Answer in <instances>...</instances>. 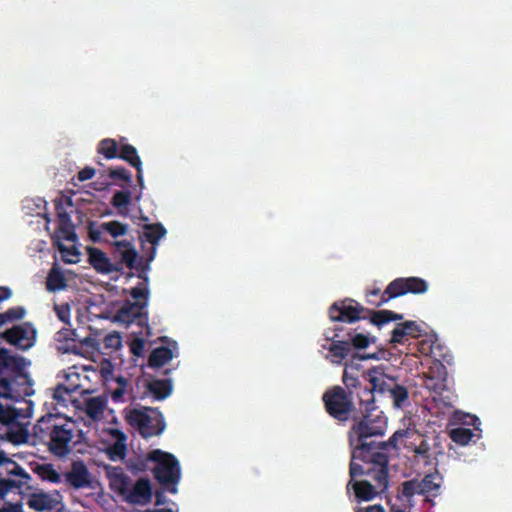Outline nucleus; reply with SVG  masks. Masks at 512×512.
I'll return each mask as SVG.
<instances>
[{"label":"nucleus","mask_w":512,"mask_h":512,"mask_svg":"<svg viewBox=\"0 0 512 512\" xmlns=\"http://www.w3.org/2000/svg\"><path fill=\"white\" fill-rule=\"evenodd\" d=\"M353 416L355 423L349 431V443L353 447V458H359L363 462H372L377 465L373 479L378 486L385 488L388 481V456L383 451H376L377 443L366 442L368 438L383 436L387 428V419L382 411L374 414V411H367L362 417Z\"/></svg>","instance_id":"nucleus-1"},{"label":"nucleus","mask_w":512,"mask_h":512,"mask_svg":"<svg viewBox=\"0 0 512 512\" xmlns=\"http://www.w3.org/2000/svg\"><path fill=\"white\" fill-rule=\"evenodd\" d=\"M32 437L52 455L64 458L72 452L74 422L61 413H47L33 426Z\"/></svg>","instance_id":"nucleus-2"},{"label":"nucleus","mask_w":512,"mask_h":512,"mask_svg":"<svg viewBox=\"0 0 512 512\" xmlns=\"http://www.w3.org/2000/svg\"><path fill=\"white\" fill-rule=\"evenodd\" d=\"M111 257L96 247H87L88 262L93 269L102 275L117 273L124 274L125 267H132L136 257L135 247L130 240H114Z\"/></svg>","instance_id":"nucleus-3"},{"label":"nucleus","mask_w":512,"mask_h":512,"mask_svg":"<svg viewBox=\"0 0 512 512\" xmlns=\"http://www.w3.org/2000/svg\"><path fill=\"white\" fill-rule=\"evenodd\" d=\"M106 474L111 490L121 496L127 503L146 505L151 502L153 491L149 479L140 478L131 485V478L119 466L106 467Z\"/></svg>","instance_id":"nucleus-4"},{"label":"nucleus","mask_w":512,"mask_h":512,"mask_svg":"<svg viewBox=\"0 0 512 512\" xmlns=\"http://www.w3.org/2000/svg\"><path fill=\"white\" fill-rule=\"evenodd\" d=\"M151 456L152 462L156 463L153 469L155 479L168 492L175 494L177 492L176 485L181 477L179 461L173 454L159 449L152 450Z\"/></svg>","instance_id":"nucleus-5"},{"label":"nucleus","mask_w":512,"mask_h":512,"mask_svg":"<svg viewBox=\"0 0 512 512\" xmlns=\"http://www.w3.org/2000/svg\"><path fill=\"white\" fill-rule=\"evenodd\" d=\"M322 401L327 414L339 423L345 424L353 418L352 414L355 410L353 399L342 386L335 385L328 388L322 395Z\"/></svg>","instance_id":"nucleus-6"},{"label":"nucleus","mask_w":512,"mask_h":512,"mask_svg":"<svg viewBox=\"0 0 512 512\" xmlns=\"http://www.w3.org/2000/svg\"><path fill=\"white\" fill-rule=\"evenodd\" d=\"M126 419L144 438L160 435L166 427L164 417L157 408L131 409L127 412Z\"/></svg>","instance_id":"nucleus-7"},{"label":"nucleus","mask_w":512,"mask_h":512,"mask_svg":"<svg viewBox=\"0 0 512 512\" xmlns=\"http://www.w3.org/2000/svg\"><path fill=\"white\" fill-rule=\"evenodd\" d=\"M357 372L352 368L344 369L342 382L347 394L350 397L359 399V404L364 410L376 411L375 398L371 392V384L368 382V372L366 376H357Z\"/></svg>","instance_id":"nucleus-8"},{"label":"nucleus","mask_w":512,"mask_h":512,"mask_svg":"<svg viewBox=\"0 0 512 512\" xmlns=\"http://www.w3.org/2000/svg\"><path fill=\"white\" fill-rule=\"evenodd\" d=\"M0 469L8 474V478H0V497L5 496L12 489H31L29 481L31 476L15 461L0 453Z\"/></svg>","instance_id":"nucleus-9"},{"label":"nucleus","mask_w":512,"mask_h":512,"mask_svg":"<svg viewBox=\"0 0 512 512\" xmlns=\"http://www.w3.org/2000/svg\"><path fill=\"white\" fill-rule=\"evenodd\" d=\"M428 290V283L420 277H400L391 281L384 290L383 300L379 304H385L393 298L408 293L424 294Z\"/></svg>","instance_id":"nucleus-10"},{"label":"nucleus","mask_w":512,"mask_h":512,"mask_svg":"<svg viewBox=\"0 0 512 512\" xmlns=\"http://www.w3.org/2000/svg\"><path fill=\"white\" fill-rule=\"evenodd\" d=\"M372 315V311L363 307L352 299L335 302L329 308V317L332 321L354 323L360 319H366Z\"/></svg>","instance_id":"nucleus-11"},{"label":"nucleus","mask_w":512,"mask_h":512,"mask_svg":"<svg viewBox=\"0 0 512 512\" xmlns=\"http://www.w3.org/2000/svg\"><path fill=\"white\" fill-rule=\"evenodd\" d=\"M1 338L8 344L25 351L35 345L37 330L31 322H24L7 329L2 333Z\"/></svg>","instance_id":"nucleus-12"},{"label":"nucleus","mask_w":512,"mask_h":512,"mask_svg":"<svg viewBox=\"0 0 512 512\" xmlns=\"http://www.w3.org/2000/svg\"><path fill=\"white\" fill-rule=\"evenodd\" d=\"M145 301H126L116 314L119 322L130 324L137 321L141 326L145 325L148 329V312Z\"/></svg>","instance_id":"nucleus-13"},{"label":"nucleus","mask_w":512,"mask_h":512,"mask_svg":"<svg viewBox=\"0 0 512 512\" xmlns=\"http://www.w3.org/2000/svg\"><path fill=\"white\" fill-rule=\"evenodd\" d=\"M368 382L371 384L372 395L375 393H390L391 388L396 384V379L385 374L384 369L380 366L368 369Z\"/></svg>","instance_id":"nucleus-14"},{"label":"nucleus","mask_w":512,"mask_h":512,"mask_svg":"<svg viewBox=\"0 0 512 512\" xmlns=\"http://www.w3.org/2000/svg\"><path fill=\"white\" fill-rule=\"evenodd\" d=\"M65 480L75 489L86 488L91 484L89 471L81 460L72 463L71 470L65 473Z\"/></svg>","instance_id":"nucleus-15"},{"label":"nucleus","mask_w":512,"mask_h":512,"mask_svg":"<svg viewBox=\"0 0 512 512\" xmlns=\"http://www.w3.org/2000/svg\"><path fill=\"white\" fill-rule=\"evenodd\" d=\"M372 480L375 482V485H372L369 481L366 480H349L346 487L347 491L353 489L355 497L358 501H370L374 499L375 496L378 494L377 489L380 492H383L388 487L387 485L385 488H381L378 486L377 482L374 479Z\"/></svg>","instance_id":"nucleus-16"},{"label":"nucleus","mask_w":512,"mask_h":512,"mask_svg":"<svg viewBox=\"0 0 512 512\" xmlns=\"http://www.w3.org/2000/svg\"><path fill=\"white\" fill-rule=\"evenodd\" d=\"M334 331V336H326L327 340L332 341L327 349L330 352L331 356L334 358L333 362L339 364L351 353L352 349L348 339L341 338L340 332L342 331V329L339 327H335Z\"/></svg>","instance_id":"nucleus-17"},{"label":"nucleus","mask_w":512,"mask_h":512,"mask_svg":"<svg viewBox=\"0 0 512 512\" xmlns=\"http://www.w3.org/2000/svg\"><path fill=\"white\" fill-rule=\"evenodd\" d=\"M136 257L132 264V267H127L129 270H135L138 272L137 276L139 279L149 282L148 272L151 267L150 264L156 256V247H150L149 253L145 256H140L135 250Z\"/></svg>","instance_id":"nucleus-18"},{"label":"nucleus","mask_w":512,"mask_h":512,"mask_svg":"<svg viewBox=\"0 0 512 512\" xmlns=\"http://www.w3.org/2000/svg\"><path fill=\"white\" fill-rule=\"evenodd\" d=\"M146 390L155 400L161 401L168 398L173 391L171 379H151L146 383Z\"/></svg>","instance_id":"nucleus-19"},{"label":"nucleus","mask_w":512,"mask_h":512,"mask_svg":"<svg viewBox=\"0 0 512 512\" xmlns=\"http://www.w3.org/2000/svg\"><path fill=\"white\" fill-rule=\"evenodd\" d=\"M27 505L30 509L43 512L52 510L55 507V500L47 493L35 492L28 496Z\"/></svg>","instance_id":"nucleus-20"},{"label":"nucleus","mask_w":512,"mask_h":512,"mask_svg":"<svg viewBox=\"0 0 512 512\" xmlns=\"http://www.w3.org/2000/svg\"><path fill=\"white\" fill-rule=\"evenodd\" d=\"M111 433L116 438V441L107 448V454L113 461L124 459L127 452L126 435L117 429L112 430Z\"/></svg>","instance_id":"nucleus-21"},{"label":"nucleus","mask_w":512,"mask_h":512,"mask_svg":"<svg viewBox=\"0 0 512 512\" xmlns=\"http://www.w3.org/2000/svg\"><path fill=\"white\" fill-rule=\"evenodd\" d=\"M174 357L171 347L160 346L153 349L148 357V366L150 368H161Z\"/></svg>","instance_id":"nucleus-22"},{"label":"nucleus","mask_w":512,"mask_h":512,"mask_svg":"<svg viewBox=\"0 0 512 512\" xmlns=\"http://www.w3.org/2000/svg\"><path fill=\"white\" fill-rule=\"evenodd\" d=\"M166 234V229L160 223L146 224L143 228V235L140 237L141 241L145 240L151 244V247H156L159 240Z\"/></svg>","instance_id":"nucleus-23"},{"label":"nucleus","mask_w":512,"mask_h":512,"mask_svg":"<svg viewBox=\"0 0 512 512\" xmlns=\"http://www.w3.org/2000/svg\"><path fill=\"white\" fill-rule=\"evenodd\" d=\"M22 358L10 354L6 348H0V373L4 371L17 372L22 369Z\"/></svg>","instance_id":"nucleus-24"},{"label":"nucleus","mask_w":512,"mask_h":512,"mask_svg":"<svg viewBox=\"0 0 512 512\" xmlns=\"http://www.w3.org/2000/svg\"><path fill=\"white\" fill-rule=\"evenodd\" d=\"M33 471L44 481H49L51 483L61 482L60 473L55 470L51 463L37 464Z\"/></svg>","instance_id":"nucleus-25"},{"label":"nucleus","mask_w":512,"mask_h":512,"mask_svg":"<svg viewBox=\"0 0 512 512\" xmlns=\"http://www.w3.org/2000/svg\"><path fill=\"white\" fill-rule=\"evenodd\" d=\"M105 409V401L101 397H92L85 401V413L92 420H98Z\"/></svg>","instance_id":"nucleus-26"},{"label":"nucleus","mask_w":512,"mask_h":512,"mask_svg":"<svg viewBox=\"0 0 512 512\" xmlns=\"http://www.w3.org/2000/svg\"><path fill=\"white\" fill-rule=\"evenodd\" d=\"M118 158L127 162L132 167L142 165L137 149L131 144H123L120 146Z\"/></svg>","instance_id":"nucleus-27"},{"label":"nucleus","mask_w":512,"mask_h":512,"mask_svg":"<svg viewBox=\"0 0 512 512\" xmlns=\"http://www.w3.org/2000/svg\"><path fill=\"white\" fill-rule=\"evenodd\" d=\"M403 315L395 313L391 310H379V311H372V315L370 316V322L373 325H376L378 327H381L382 325L390 322V321H396V320H402Z\"/></svg>","instance_id":"nucleus-28"},{"label":"nucleus","mask_w":512,"mask_h":512,"mask_svg":"<svg viewBox=\"0 0 512 512\" xmlns=\"http://www.w3.org/2000/svg\"><path fill=\"white\" fill-rule=\"evenodd\" d=\"M119 146L115 139L105 138L101 140L97 147V152L102 154L106 159L118 158Z\"/></svg>","instance_id":"nucleus-29"},{"label":"nucleus","mask_w":512,"mask_h":512,"mask_svg":"<svg viewBox=\"0 0 512 512\" xmlns=\"http://www.w3.org/2000/svg\"><path fill=\"white\" fill-rule=\"evenodd\" d=\"M67 286L66 279L60 270L52 269L46 280V288L50 292L64 289Z\"/></svg>","instance_id":"nucleus-30"},{"label":"nucleus","mask_w":512,"mask_h":512,"mask_svg":"<svg viewBox=\"0 0 512 512\" xmlns=\"http://www.w3.org/2000/svg\"><path fill=\"white\" fill-rule=\"evenodd\" d=\"M131 202V192L129 190L117 191L114 193L111 204L118 209L120 215L127 214V206Z\"/></svg>","instance_id":"nucleus-31"},{"label":"nucleus","mask_w":512,"mask_h":512,"mask_svg":"<svg viewBox=\"0 0 512 512\" xmlns=\"http://www.w3.org/2000/svg\"><path fill=\"white\" fill-rule=\"evenodd\" d=\"M102 230H105L112 238L117 239L127 234L129 225L117 220L102 222Z\"/></svg>","instance_id":"nucleus-32"},{"label":"nucleus","mask_w":512,"mask_h":512,"mask_svg":"<svg viewBox=\"0 0 512 512\" xmlns=\"http://www.w3.org/2000/svg\"><path fill=\"white\" fill-rule=\"evenodd\" d=\"M474 436L475 434L471 429L464 427H457L451 429L449 432V437L451 440L461 446L469 444Z\"/></svg>","instance_id":"nucleus-33"},{"label":"nucleus","mask_w":512,"mask_h":512,"mask_svg":"<svg viewBox=\"0 0 512 512\" xmlns=\"http://www.w3.org/2000/svg\"><path fill=\"white\" fill-rule=\"evenodd\" d=\"M26 309L23 306L11 307L3 313H0V327L15 321L22 320L26 315Z\"/></svg>","instance_id":"nucleus-34"},{"label":"nucleus","mask_w":512,"mask_h":512,"mask_svg":"<svg viewBox=\"0 0 512 512\" xmlns=\"http://www.w3.org/2000/svg\"><path fill=\"white\" fill-rule=\"evenodd\" d=\"M151 452L146 455H135L130 457L127 462V467L132 472H144L148 468V463L152 462Z\"/></svg>","instance_id":"nucleus-35"},{"label":"nucleus","mask_w":512,"mask_h":512,"mask_svg":"<svg viewBox=\"0 0 512 512\" xmlns=\"http://www.w3.org/2000/svg\"><path fill=\"white\" fill-rule=\"evenodd\" d=\"M355 459L356 458H353V453H352L351 454V462H350V466H349V475L351 478L350 480H355L356 477H359L362 475H368L369 477H371V479H373V475L375 474L377 465L372 462H367L368 464H371L373 467L368 468L367 470H364L362 465L355 463Z\"/></svg>","instance_id":"nucleus-36"},{"label":"nucleus","mask_w":512,"mask_h":512,"mask_svg":"<svg viewBox=\"0 0 512 512\" xmlns=\"http://www.w3.org/2000/svg\"><path fill=\"white\" fill-rule=\"evenodd\" d=\"M391 389L392 390L389 393V396L393 400L394 406L398 408L403 407L407 403L409 397L407 387L400 385L396 382V384Z\"/></svg>","instance_id":"nucleus-37"},{"label":"nucleus","mask_w":512,"mask_h":512,"mask_svg":"<svg viewBox=\"0 0 512 512\" xmlns=\"http://www.w3.org/2000/svg\"><path fill=\"white\" fill-rule=\"evenodd\" d=\"M431 357L434 359V362L443 361L449 365L453 360V355L450 350L445 345L441 344L437 338L434 339V347Z\"/></svg>","instance_id":"nucleus-38"},{"label":"nucleus","mask_w":512,"mask_h":512,"mask_svg":"<svg viewBox=\"0 0 512 512\" xmlns=\"http://www.w3.org/2000/svg\"><path fill=\"white\" fill-rule=\"evenodd\" d=\"M347 336L351 348L354 347L355 349H365L369 346L371 341L374 340V338L369 337V335L358 333L356 330L348 332Z\"/></svg>","instance_id":"nucleus-39"},{"label":"nucleus","mask_w":512,"mask_h":512,"mask_svg":"<svg viewBox=\"0 0 512 512\" xmlns=\"http://www.w3.org/2000/svg\"><path fill=\"white\" fill-rule=\"evenodd\" d=\"M74 392H76V387L68 388L63 384H58L54 389L53 399L57 404L66 406Z\"/></svg>","instance_id":"nucleus-40"},{"label":"nucleus","mask_w":512,"mask_h":512,"mask_svg":"<svg viewBox=\"0 0 512 512\" xmlns=\"http://www.w3.org/2000/svg\"><path fill=\"white\" fill-rule=\"evenodd\" d=\"M400 493L401 496L407 500H410L416 494L421 495L418 479L414 478L408 481H404L401 484Z\"/></svg>","instance_id":"nucleus-41"},{"label":"nucleus","mask_w":512,"mask_h":512,"mask_svg":"<svg viewBox=\"0 0 512 512\" xmlns=\"http://www.w3.org/2000/svg\"><path fill=\"white\" fill-rule=\"evenodd\" d=\"M411 433L412 432L409 429L396 431L387 442L377 443L376 451L386 450L388 446L397 448L398 439L404 437L408 438L410 437Z\"/></svg>","instance_id":"nucleus-42"},{"label":"nucleus","mask_w":512,"mask_h":512,"mask_svg":"<svg viewBox=\"0 0 512 512\" xmlns=\"http://www.w3.org/2000/svg\"><path fill=\"white\" fill-rule=\"evenodd\" d=\"M148 283L141 281L137 286L130 290V295L135 301H145L148 304L150 291L148 289Z\"/></svg>","instance_id":"nucleus-43"},{"label":"nucleus","mask_w":512,"mask_h":512,"mask_svg":"<svg viewBox=\"0 0 512 512\" xmlns=\"http://www.w3.org/2000/svg\"><path fill=\"white\" fill-rule=\"evenodd\" d=\"M435 476L427 474L421 480H418L421 495H427L440 488V484L434 482Z\"/></svg>","instance_id":"nucleus-44"},{"label":"nucleus","mask_w":512,"mask_h":512,"mask_svg":"<svg viewBox=\"0 0 512 512\" xmlns=\"http://www.w3.org/2000/svg\"><path fill=\"white\" fill-rule=\"evenodd\" d=\"M424 386L439 396L442 395L443 391L447 390V384L443 383L441 380H437L433 375H427L425 377Z\"/></svg>","instance_id":"nucleus-45"},{"label":"nucleus","mask_w":512,"mask_h":512,"mask_svg":"<svg viewBox=\"0 0 512 512\" xmlns=\"http://www.w3.org/2000/svg\"><path fill=\"white\" fill-rule=\"evenodd\" d=\"M103 233H106L105 230H102V223L97 224L95 222H90L88 225V236L93 243H102L108 242V240L103 238Z\"/></svg>","instance_id":"nucleus-46"},{"label":"nucleus","mask_w":512,"mask_h":512,"mask_svg":"<svg viewBox=\"0 0 512 512\" xmlns=\"http://www.w3.org/2000/svg\"><path fill=\"white\" fill-rule=\"evenodd\" d=\"M444 363L443 361L434 362L427 375H433L437 380H441L443 383L447 384L448 371Z\"/></svg>","instance_id":"nucleus-47"},{"label":"nucleus","mask_w":512,"mask_h":512,"mask_svg":"<svg viewBox=\"0 0 512 512\" xmlns=\"http://www.w3.org/2000/svg\"><path fill=\"white\" fill-rule=\"evenodd\" d=\"M55 209H56L57 218H58V226L73 225L72 221H71V217H70L69 213L67 211H65V209L62 205V201L60 199L55 201Z\"/></svg>","instance_id":"nucleus-48"},{"label":"nucleus","mask_w":512,"mask_h":512,"mask_svg":"<svg viewBox=\"0 0 512 512\" xmlns=\"http://www.w3.org/2000/svg\"><path fill=\"white\" fill-rule=\"evenodd\" d=\"M109 177L112 180H121L128 184L131 183L132 181V176L130 172L124 167L109 169Z\"/></svg>","instance_id":"nucleus-49"},{"label":"nucleus","mask_w":512,"mask_h":512,"mask_svg":"<svg viewBox=\"0 0 512 512\" xmlns=\"http://www.w3.org/2000/svg\"><path fill=\"white\" fill-rule=\"evenodd\" d=\"M400 326H402V328L406 332L407 336H410L413 338H418L419 336H421L422 329H421L420 325L417 324L416 321L408 320V321L400 323Z\"/></svg>","instance_id":"nucleus-50"},{"label":"nucleus","mask_w":512,"mask_h":512,"mask_svg":"<svg viewBox=\"0 0 512 512\" xmlns=\"http://www.w3.org/2000/svg\"><path fill=\"white\" fill-rule=\"evenodd\" d=\"M57 234L59 238L66 241L75 242L77 239V235L74 230V225L58 226Z\"/></svg>","instance_id":"nucleus-51"},{"label":"nucleus","mask_w":512,"mask_h":512,"mask_svg":"<svg viewBox=\"0 0 512 512\" xmlns=\"http://www.w3.org/2000/svg\"><path fill=\"white\" fill-rule=\"evenodd\" d=\"M368 358L369 356H353L350 362L345 364L344 369L352 367L357 372V376H366L367 370L363 369L362 365L360 364V361Z\"/></svg>","instance_id":"nucleus-52"},{"label":"nucleus","mask_w":512,"mask_h":512,"mask_svg":"<svg viewBox=\"0 0 512 512\" xmlns=\"http://www.w3.org/2000/svg\"><path fill=\"white\" fill-rule=\"evenodd\" d=\"M434 339L432 337L422 339L417 343V350L424 356H432Z\"/></svg>","instance_id":"nucleus-53"},{"label":"nucleus","mask_w":512,"mask_h":512,"mask_svg":"<svg viewBox=\"0 0 512 512\" xmlns=\"http://www.w3.org/2000/svg\"><path fill=\"white\" fill-rule=\"evenodd\" d=\"M384 291L382 292L379 288H374L367 292V302L376 307H380L383 304H378L383 300Z\"/></svg>","instance_id":"nucleus-54"},{"label":"nucleus","mask_w":512,"mask_h":512,"mask_svg":"<svg viewBox=\"0 0 512 512\" xmlns=\"http://www.w3.org/2000/svg\"><path fill=\"white\" fill-rule=\"evenodd\" d=\"M13 389L12 383L8 378H0V400L3 399H12Z\"/></svg>","instance_id":"nucleus-55"},{"label":"nucleus","mask_w":512,"mask_h":512,"mask_svg":"<svg viewBox=\"0 0 512 512\" xmlns=\"http://www.w3.org/2000/svg\"><path fill=\"white\" fill-rule=\"evenodd\" d=\"M405 337H407V334L399 323L392 331L390 342L394 344H403L405 342Z\"/></svg>","instance_id":"nucleus-56"},{"label":"nucleus","mask_w":512,"mask_h":512,"mask_svg":"<svg viewBox=\"0 0 512 512\" xmlns=\"http://www.w3.org/2000/svg\"><path fill=\"white\" fill-rule=\"evenodd\" d=\"M144 348H145V342L141 338H136V339L132 340V342L130 344V351L132 352L133 355L138 356V357L142 356V354L144 352Z\"/></svg>","instance_id":"nucleus-57"},{"label":"nucleus","mask_w":512,"mask_h":512,"mask_svg":"<svg viewBox=\"0 0 512 512\" xmlns=\"http://www.w3.org/2000/svg\"><path fill=\"white\" fill-rule=\"evenodd\" d=\"M413 451L416 455H419L424 459L430 458V445L426 440H422L419 445L414 447Z\"/></svg>","instance_id":"nucleus-58"},{"label":"nucleus","mask_w":512,"mask_h":512,"mask_svg":"<svg viewBox=\"0 0 512 512\" xmlns=\"http://www.w3.org/2000/svg\"><path fill=\"white\" fill-rule=\"evenodd\" d=\"M55 311L58 319L64 323H69L70 309L68 305L55 306Z\"/></svg>","instance_id":"nucleus-59"},{"label":"nucleus","mask_w":512,"mask_h":512,"mask_svg":"<svg viewBox=\"0 0 512 512\" xmlns=\"http://www.w3.org/2000/svg\"><path fill=\"white\" fill-rule=\"evenodd\" d=\"M95 175V169L91 167H85L78 172L77 178L79 181L84 182L90 180Z\"/></svg>","instance_id":"nucleus-60"},{"label":"nucleus","mask_w":512,"mask_h":512,"mask_svg":"<svg viewBox=\"0 0 512 512\" xmlns=\"http://www.w3.org/2000/svg\"><path fill=\"white\" fill-rule=\"evenodd\" d=\"M58 340L61 341V340H65V341H74V335H75V331L73 330H70V329H62L60 330L58 333Z\"/></svg>","instance_id":"nucleus-61"},{"label":"nucleus","mask_w":512,"mask_h":512,"mask_svg":"<svg viewBox=\"0 0 512 512\" xmlns=\"http://www.w3.org/2000/svg\"><path fill=\"white\" fill-rule=\"evenodd\" d=\"M125 392L126 388L117 387L114 391H112L111 399L113 400V402H121Z\"/></svg>","instance_id":"nucleus-62"},{"label":"nucleus","mask_w":512,"mask_h":512,"mask_svg":"<svg viewBox=\"0 0 512 512\" xmlns=\"http://www.w3.org/2000/svg\"><path fill=\"white\" fill-rule=\"evenodd\" d=\"M12 290L7 286H0V304L12 297Z\"/></svg>","instance_id":"nucleus-63"},{"label":"nucleus","mask_w":512,"mask_h":512,"mask_svg":"<svg viewBox=\"0 0 512 512\" xmlns=\"http://www.w3.org/2000/svg\"><path fill=\"white\" fill-rule=\"evenodd\" d=\"M105 343L107 346H118L120 345V337L109 335L105 338Z\"/></svg>","instance_id":"nucleus-64"}]
</instances>
